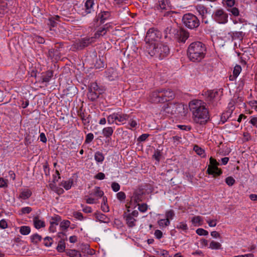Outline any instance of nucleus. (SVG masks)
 Instances as JSON below:
<instances>
[{
    "mask_svg": "<svg viewBox=\"0 0 257 257\" xmlns=\"http://www.w3.org/2000/svg\"><path fill=\"white\" fill-rule=\"evenodd\" d=\"M232 257H254V255L252 253H249L242 255H235Z\"/></svg>",
    "mask_w": 257,
    "mask_h": 257,
    "instance_id": "64",
    "label": "nucleus"
},
{
    "mask_svg": "<svg viewBox=\"0 0 257 257\" xmlns=\"http://www.w3.org/2000/svg\"><path fill=\"white\" fill-rule=\"evenodd\" d=\"M176 228L186 232L188 229V225L186 222L182 221L179 222L176 225Z\"/></svg>",
    "mask_w": 257,
    "mask_h": 257,
    "instance_id": "27",
    "label": "nucleus"
},
{
    "mask_svg": "<svg viewBox=\"0 0 257 257\" xmlns=\"http://www.w3.org/2000/svg\"><path fill=\"white\" fill-rule=\"evenodd\" d=\"M57 225L58 223L56 220L51 221L49 230L52 232H55L56 231V226Z\"/></svg>",
    "mask_w": 257,
    "mask_h": 257,
    "instance_id": "40",
    "label": "nucleus"
},
{
    "mask_svg": "<svg viewBox=\"0 0 257 257\" xmlns=\"http://www.w3.org/2000/svg\"><path fill=\"white\" fill-rule=\"evenodd\" d=\"M139 212L137 210L128 209L124 212L123 218L129 227H133L136 225L137 218Z\"/></svg>",
    "mask_w": 257,
    "mask_h": 257,
    "instance_id": "8",
    "label": "nucleus"
},
{
    "mask_svg": "<svg viewBox=\"0 0 257 257\" xmlns=\"http://www.w3.org/2000/svg\"><path fill=\"white\" fill-rule=\"evenodd\" d=\"M95 178L98 180H103L105 178V174L102 172L98 173L95 176Z\"/></svg>",
    "mask_w": 257,
    "mask_h": 257,
    "instance_id": "60",
    "label": "nucleus"
},
{
    "mask_svg": "<svg viewBox=\"0 0 257 257\" xmlns=\"http://www.w3.org/2000/svg\"><path fill=\"white\" fill-rule=\"evenodd\" d=\"M206 51L205 44L201 42H193L188 48V57L191 61L193 62H200L205 58Z\"/></svg>",
    "mask_w": 257,
    "mask_h": 257,
    "instance_id": "2",
    "label": "nucleus"
},
{
    "mask_svg": "<svg viewBox=\"0 0 257 257\" xmlns=\"http://www.w3.org/2000/svg\"><path fill=\"white\" fill-rule=\"evenodd\" d=\"M138 204L139 203L137 202L136 197H132L129 203H127L125 206L127 210L131 209V210H133V209H135L137 206H138Z\"/></svg>",
    "mask_w": 257,
    "mask_h": 257,
    "instance_id": "16",
    "label": "nucleus"
},
{
    "mask_svg": "<svg viewBox=\"0 0 257 257\" xmlns=\"http://www.w3.org/2000/svg\"><path fill=\"white\" fill-rule=\"evenodd\" d=\"M229 12H230L234 16H237L239 15V11L236 8H232L229 10H228Z\"/></svg>",
    "mask_w": 257,
    "mask_h": 257,
    "instance_id": "58",
    "label": "nucleus"
},
{
    "mask_svg": "<svg viewBox=\"0 0 257 257\" xmlns=\"http://www.w3.org/2000/svg\"><path fill=\"white\" fill-rule=\"evenodd\" d=\"M93 138L94 136L93 134L89 133L86 135L85 142L86 143H89L93 140Z\"/></svg>",
    "mask_w": 257,
    "mask_h": 257,
    "instance_id": "52",
    "label": "nucleus"
},
{
    "mask_svg": "<svg viewBox=\"0 0 257 257\" xmlns=\"http://www.w3.org/2000/svg\"><path fill=\"white\" fill-rule=\"evenodd\" d=\"M191 222L193 226H199L203 224V219L200 216H195L191 218Z\"/></svg>",
    "mask_w": 257,
    "mask_h": 257,
    "instance_id": "15",
    "label": "nucleus"
},
{
    "mask_svg": "<svg viewBox=\"0 0 257 257\" xmlns=\"http://www.w3.org/2000/svg\"><path fill=\"white\" fill-rule=\"evenodd\" d=\"M221 246L220 243L213 240L210 241L208 248L211 249H220Z\"/></svg>",
    "mask_w": 257,
    "mask_h": 257,
    "instance_id": "23",
    "label": "nucleus"
},
{
    "mask_svg": "<svg viewBox=\"0 0 257 257\" xmlns=\"http://www.w3.org/2000/svg\"><path fill=\"white\" fill-rule=\"evenodd\" d=\"M52 238L50 237H46L44 239V243L46 246H50L52 243Z\"/></svg>",
    "mask_w": 257,
    "mask_h": 257,
    "instance_id": "45",
    "label": "nucleus"
},
{
    "mask_svg": "<svg viewBox=\"0 0 257 257\" xmlns=\"http://www.w3.org/2000/svg\"><path fill=\"white\" fill-rule=\"evenodd\" d=\"M32 210V209L30 207H23L21 209L20 211H19V215H23L26 214L30 213Z\"/></svg>",
    "mask_w": 257,
    "mask_h": 257,
    "instance_id": "35",
    "label": "nucleus"
},
{
    "mask_svg": "<svg viewBox=\"0 0 257 257\" xmlns=\"http://www.w3.org/2000/svg\"><path fill=\"white\" fill-rule=\"evenodd\" d=\"M248 104L251 108L254 109L256 111H257V101H250L248 102Z\"/></svg>",
    "mask_w": 257,
    "mask_h": 257,
    "instance_id": "54",
    "label": "nucleus"
},
{
    "mask_svg": "<svg viewBox=\"0 0 257 257\" xmlns=\"http://www.w3.org/2000/svg\"><path fill=\"white\" fill-rule=\"evenodd\" d=\"M166 111L173 114L185 115L187 112V106L182 103H169Z\"/></svg>",
    "mask_w": 257,
    "mask_h": 257,
    "instance_id": "7",
    "label": "nucleus"
},
{
    "mask_svg": "<svg viewBox=\"0 0 257 257\" xmlns=\"http://www.w3.org/2000/svg\"><path fill=\"white\" fill-rule=\"evenodd\" d=\"M41 236L39 235L38 234H35L31 236V239L32 242L35 243L41 241Z\"/></svg>",
    "mask_w": 257,
    "mask_h": 257,
    "instance_id": "38",
    "label": "nucleus"
},
{
    "mask_svg": "<svg viewBox=\"0 0 257 257\" xmlns=\"http://www.w3.org/2000/svg\"><path fill=\"white\" fill-rule=\"evenodd\" d=\"M70 224L69 221L64 220L60 223V226L62 229H66L70 226Z\"/></svg>",
    "mask_w": 257,
    "mask_h": 257,
    "instance_id": "46",
    "label": "nucleus"
},
{
    "mask_svg": "<svg viewBox=\"0 0 257 257\" xmlns=\"http://www.w3.org/2000/svg\"><path fill=\"white\" fill-rule=\"evenodd\" d=\"M196 233L200 236H206L208 234V231L202 228L197 229Z\"/></svg>",
    "mask_w": 257,
    "mask_h": 257,
    "instance_id": "39",
    "label": "nucleus"
},
{
    "mask_svg": "<svg viewBox=\"0 0 257 257\" xmlns=\"http://www.w3.org/2000/svg\"><path fill=\"white\" fill-rule=\"evenodd\" d=\"M128 125H130V127H128L127 128L129 129H132L137 126L138 122L134 119H131L128 123Z\"/></svg>",
    "mask_w": 257,
    "mask_h": 257,
    "instance_id": "51",
    "label": "nucleus"
},
{
    "mask_svg": "<svg viewBox=\"0 0 257 257\" xmlns=\"http://www.w3.org/2000/svg\"><path fill=\"white\" fill-rule=\"evenodd\" d=\"M218 92L217 91H208V96L210 100L212 101H216L218 99V98L217 97L218 96Z\"/></svg>",
    "mask_w": 257,
    "mask_h": 257,
    "instance_id": "25",
    "label": "nucleus"
},
{
    "mask_svg": "<svg viewBox=\"0 0 257 257\" xmlns=\"http://www.w3.org/2000/svg\"><path fill=\"white\" fill-rule=\"evenodd\" d=\"M34 40L35 42L40 44H43L45 42L44 39L39 36H35L34 37Z\"/></svg>",
    "mask_w": 257,
    "mask_h": 257,
    "instance_id": "56",
    "label": "nucleus"
},
{
    "mask_svg": "<svg viewBox=\"0 0 257 257\" xmlns=\"http://www.w3.org/2000/svg\"><path fill=\"white\" fill-rule=\"evenodd\" d=\"M157 254L161 257H170L169 252L164 249L157 251Z\"/></svg>",
    "mask_w": 257,
    "mask_h": 257,
    "instance_id": "44",
    "label": "nucleus"
},
{
    "mask_svg": "<svg viewBox=\"0 0 257 257\" xmlns=\"http://www.w3.org/2000/svg\"><path fill=\"white\" fill-rule=\"evenodd\" d=\"M194 151L199 156L202 157H205V151L198 146H195Z\"/></svg>",
    "mask_w": 257,
    "mask_h": 257,
    "instance_id": "31",
    "label": "nucleus"
},
{
    "mask_svg": "<svg viewBox=\"0 0 257 257\" xmlns=\"http://www.w3.org/2000/svg\"><path fill=\"white\" fill-rule=\"evenodd\" d=\"M241 71V68L240 66L237 65H236L234 67L233 71V76H230L229 80L231 81L233 80L235 78H236L239 75Z\"/></svg>",
    "mask_w": 257,
    "mask_h": 257,
    "instance_id": "18",
    "label": "nucleus"
},
{
    "mask_svg": "<svg viewBox=\"0 0 257 257\" xmlns=\"http://www.w3.org/2000/svg\"><path fill=\"white\" fill-rule=\"evenodd\" d=\"M226 183L229 186H232L235 183V180L232 177H228L225 179Z\"/></svg>",
    "mask_w": 257,
    "mask_h": 257,
    "instance_id": "47",
    "label": "nucleus"
},
{
    "mask_svg": "<svg viewBox=\"0 0 257 257\" xmlns=\"http://www.w3.org/2000/svg\"><path fill=\"white\" fill-rule=\"evenodd\" d=\"M201 247H206L208 245V240L205 238H202L200 240Z\"/></svg>",
    "mask_w": 257,
    "mask_h": 257,
    "instance_id": "63",
    "label": "nucleus"
},
{
    "mask_svg": "<svg viewBox=\"0 0 257 257\" xmlns=\"http://www.w3.org/2000/svg\"><path fill=\"white\" fill-rule=\"evenodd\" d=\"M67 255L70 257H81L80 252L75 249H69L67 251Z\"/></svg>",
    "mask_w": 257,
    "mask_h": 257,
    "instance_id": "24",
    "label": "nucleus"
},
{
    "mask_svg": "<svg viewBox=\"0 0 257 257\" xmlns=\"http://www.w3.org/2000/svg\"><path fill=\"white\" fill-rule=\"evenodd\" d=\"M174 93L170 89H161L154 91L150 95V100L153 103H164L172 100Z\"/></svg>",
    "mask_w": 257,
    "mask_h": 257,
    "instance_id": "4",
    "label": "nucleus"
},
{
    "mask_svg": "<svg viewBox=\"0 0 257 257\" xmlns=\"http://www.w3.org/2000/svg\"><path fill=\"white\" fill-rule=\"evenodd\" d=\"M182 21L185 26L190 29L196 28L200 25L199 20L197 17L191 13L185 14L183 17Z\"/></svg>",
    "mask_w": 257,
    "mask_h": 257,
    "instance_id": "6",
    "label": "nucleus"
},
{
    "mask_svg": "<svg viewBox=\"0 0 257 257\" xmlns=\"http://www.w3.org/2000/svg\"><path fill=\"white\" fill-rule=\"evenodd\" d=\"M129 116L127 114L117 112H114L107 117V121L108 124L115 123L116 125L124 124L128 119Z\"/></svg>",
    "mask_w": 257,
    "mask_h": 257,
    "instance_id": "5",
    "label": "nucleus"
},
{
    "mask_svg": "<svg viewBox=\"0 0 257 257\" xmlns=\"http://www.w3.org/2000/svg\"><path fill=\"white\" fill-rule=\"evenodd\" d=\"M214 20L219 24H225L228 21V15L222 9L216 10L213 14Z\"/></svg>",
    "mask_w": 257,
    "mask_h": 257,
    "instance_id": "11",
    "label": "nucleus"
},
{
    "mask_svg": "<svg viewBox=\"0 0 257 257\" xmlns=\"http://www.w3.org/2000/svg\"><path fill=\"white\" fill-rule=\"evenodd\" d=\"M219 163L217 161L210 157L209 159V165H208L207 172L209 175H212L214 177L218 176L222 174V171L220 169L218 168V166Z\"/></svg>",
    "mask_w": 257,
    "mask_h": 257,
    "instance_id": "10",
    "label": "nucleus"
},
{
    "mask_svg": "<svg viewBox=\"0 0 257 257\" xmlns=\"http://www.w3.org/2000/svg\"><path fill=\"white\" fill-rule=\"evenodd\" d=\"M73 184V181L72 180H68L64 181L62 183V186L66 190H69Z\"/></svg>",
    "mask_w": 257,
    "mask_h": 257,
    "instance_id": "37",
    "label": "nucleus"
},
{
    "mask_svg": "<svg viewBox=\"0 0 257 257\" xmlns=\"http://www.w3.org/2000/svg\"><path fill=\"white\" fill-rule=\"evenodd\" d=\"M9 181L7 179L0 178V188H7L8 185Z\"/></svg>",
    "mask_w": 257,
    "mask_h": 257,
    "instance_id": "41",
    "label": "nucleus"
},
{
    "mask_svg": "<svg viewBox=\"0 0 257 257\" xmlns=\"http://www.w3.org/2000/svg\"><path fill=\"white\" fill-rule=\"evenodd\" d=\"M88 98H89L92 100H94L96 99L98 97V94L93 91L92 90H90L88 94Z\"/></svg>",
    "mask_w": 257,
    "mask_h": 257,
    "instance_id": "43",
    "label": "nucleus"
},
{
    "mask_svg": "<svg viewBox=\"0 0 257 257\" xmlns=\"http://www.w3.org/2000/svg\"><path fill=\"white\" fill-rule=\"evenodd\" d=\"M111 188L113 191L117 192L120 189V186L118 183L113 182L111 184Z\"/></svg>",
    "mask_w": 257,
    "mask_h": 257,
    "instance_id": "55",
    "label": "nucleus"
},
{
    "mask_svg": "<svg viewBox=\"0 0 257 257\" xmlns=\"http://www.w3.org/2000/svg\"><path fill=\"white\" fill-rule=\"evenodd\" d=\"M194 121L199 124H205L209 119V111L204 102L195 99L189 103Z\"/></svg>",
    "mask_w": 257,
    "mask_h": 257,
    "instance_id": "1",
    "label": "nucleus"
},
{
    "mask_svg": "<svg viewBox=\"0 0 257 257\" xmlns=\"http://www.w3.org/2000/svg\"><path fill=\"white\" fill-rule=\"evenodd\" d=\"M94 159L97 162H102L104 160V157L102 153L100 152H96L94 155Z\"/></svg>",
    "mask_w": 257,
    "mask_h": 257,
    "instance_id": "34",
    "label": "nucleus"
},
{
    "mask_svg": "<svg viewBox=\"0 0 257 257\" xmlns=\"http://www.w3.org/2000/svg\"><path fill=\"white\" fill-rule=\"evenodd\" d=\"M159 6L161 10H169L171 7L170 2L168 0H161L159 2Z\"/></svg>",
    "mask_w": 257,
    "mask_h": 257,
    "instance_id": "19",
    "label": "nucleus"
},
{
    "mask_svg": "<svg viewBox=\"0 0 257 257\" xmlns=\"http://www.w3.org/2000/svg\"><path fill=\"white\" fill-rule=\"evenodd\" d=\"M210 235L212 237L215 238L221 237L220 234L216 231H213L211 232Z\"/></svg>",
    "mask_w": 257,
    "mask_h": 257,
    "instance_id": "62",
    "label": "nucleus"
},
{
    "mask_svg": "<svg viewBox=\"0 0 257 257\" xmlns=\"http://www.w3.org/2000/svg\"><path fill=\"white\" fill-rule=\"evenodd\" d=\"M157 223L160 228L163 229L168 226L170 224V221H169L166 218L161 219L158 220Z\"/></svg>",
    "mask_w": 257,
    "mask_h": 257,
    "instance_id": "20",
    "label": "nucleus"
},
{
    "mask_svg": "<svg viewBox=\"0 0 257 257\" xmlns=\"http://www.w3.org/2000/svg\"><path fill=\"white\" fill-rule=\"evenodd\" d=\"M107 198L106 197H102V201L101 203V208L102 210L104 212H107L109 211V207L107 204Z\"/></svg>",
    "mask_w": 257,
    "mask_h": 257,
    "instance_id": "26",
    "label": "nucleus"
},
{
    "mask_svg": "<svg viewBox=\"0 0 257 257\" xmlns=\"http://www.w3.org/2000/svg\"><path fill=\"white\" fill-rule=\"evenodd\" d=\"M161 32L154 28L150 29L146 34L145 41L147 50L150 55H153L155 53L154 47L159 46L161 43Z\"/></svg>",
    "mask_w": 257,
    "mask_h": 257,
    "instance_id": "3",
    "label": "nucleus"
},
{
    "mask_svg": "<svg viewBox=\"0 0 257 257\" xmlns=\"http://www.w3.org/2000/svg\"><path fill=\"white\" fill-rule=\"evenodd\" d=\"M198 12L202 16H204L207 13V10L202 6H198L197 7Z\"/></svg>",
    "mask_w": 257,
    "mask_h": 257,
    "instance_id": "48",
    "label": "nucleus"
},
{
    "mask_svg": "<svg viewBox=\"0 0 257 257\" xmlns=\"http://www.w3.org/2000/svg\"><path fill=\"white\" fill-rule=\"evenodd\" d=\"M249 122L253 125L257 127V117L251 116Z\"/></svg>",
    "mask_w": 257,
    "mask_h": 257,
    "instance_id": "61",
    "label": "nucleus"
},
{
    "mask_svg": "<svg viewBox=\"0 0 257 257\" xmlns=\"http://www.w3.org/2000/svg\"><path fill=\"white\" fill-rule=\"evenodd\" d=\"M32 192L29 189H22L20 190V193L18 196V198L25 200L29 199L32 196Z\"/></svg>",
    "mask_w": 257,
    "mask_h": 257,
    "instance_id": "12",
    "label": "nucleus"
},
{
    "mask_svg": "<svg viewBox=\"0 0 257 257\" xmlns=\"http://www.w3.org/2000/svg\"><path fill=\"white\" fill-rule=\"evenodd\" d=\"M7 9V4L4 1L0 0V16L3 15Z\"/></svg>",
    "mask_w": 257,
    "mask_h": 257,
    "instance_id": "33",
    "label": "nucleus"
},
{
    "mask_svg": "<svg viewBox=\"0 0 257 257\" xmlns=\"http://www.w3.org/2000/svg\"><path fill=\"white\" fill-rule=\"evenodd\" d=\"M59 18L58 16H56L55 17L51 18L49 19V25H51L52 27H54L55 26L56 23L54 21V19L56 20H58Z\"/></svg>",
    "mask_w": 257,
    "mask_h": 257,
    "instance_id": "50",
    "label": "nucleus"
},
{
    "mask_svg": "<svg viewBox=\"0 0 257 257\" xmlns=\"http://www.w3.org/2000/svg\"><path fill=\"white\" fill-rule=\"evenodd\" d=\"M31 232V228L28 226H22L20 227V232L24 235L29 234Z\"/></svg>",
    "mask_w": 257,
    "mask_h": 257,
    "instance_id": "30",
    "label": "nucleus"
},
{
    "mask_svg": "<svg viewBox=\"0 0 257 257\" xmlns=\"http://www.w3.org/2000/svg\"><path fill=\"white\" fill-rule=\"evenodd\" d=\"M113 133V128L111 126H107L103 128L102 134L105 138L110 137Z\"/></svg>",
    "mask_w": 257,
    "mask_h": 257,
    "instance_id": "17",
    "label": "nucleus"
},
{
    "mask_svg": "<svg viewBox=\"0 0 257 257\" xmlns=\"http://www.w3.org/2000/svg\"><path fill=\"white\" fill-rule=\"evenodd\" d=\"M138 209L139 211L141 212L144 213L147 211L148 210V206L147 204L143 203V204H138Z\"/></svg>",
    "mask_w": 257,
    "mask_h": 257,
    "instance_id": "42",
    "label": "nucleus"
},
{
    "mask_svg": "<svg viewBox=\"0 0 257 257\" xmlns=\"http://www.w3.org/2000/svg\"><path fill=\"white\" fill-rule=\"evenodd\" d=\"M155 51L154 54L150 55L152 56H156L159 57L160 59H162L167 57L170 53V49L168 46L161 43L159 46L154 47Z\"/></svg>",
    "mask_w": 257,
    "mask_h": 257,
    "instance_id": "9",
    "label": "nucleus"
},
{
    "mask_svg": "<svg viewBox=\"0 0 257 257\" xmlns=\"http://www.w3.org/2000/svg\"><path fill=\"white\" fill-rule=\"evenodd\" d=\"M33 223L35 227L37 229H40L45 226L44 221L38 216L34 217Z\"/></svg>",
    "mask_w": 257,
    "mask_h": 257,
    "instance_id": "13",
    "label": "nucleus"
},
{
    "mask_svg": "<svg viewBox=\"0 0 257 257\" xmlns=\"http://www.w3.org/2000/svg\"><path fill=\"white\" fill-rule=\"evenodd\" d=\"M85 199L87 204H96L98 202L97 198H94L91 195L85 196Z\"/></svg>",
    "mask_w": 257,
    "mask_h": 257,
    "instance_id": "28",
    "label": "nucleus"
},
{
    "mask_svg": "<svg viewBox=\"0 0 257 257\" xmlns=\"http://www.w3.org/2000/svg\"><path fill=\"white\" fill-rule=\"evenodd\" d=\"M107 32V29L105 28H100L95 34V38H97L100 36L104 35Z\"/></svg>",
    "mask_w": 257,
    "mask_h": 257,
    "instance_id": "36",
    "label": "nucleus"
},
{
    "mask_svg": "<svg viewBox=\"0 0 257 257\" xmlns=\"http://www.w3.org/2000/svg\"><path fill=\"white\" fill-rule=\"evenodd\" d=\"M109 17L110 13L108 12H103L99 14L101 23H104Z\"/></svg>",
    "mask_w": 257,
    "mask_h": 257,
    "instance_id": "29",
    "label": "nucleus"
},
{
    "mask_svg": "<svg viewBox=\"0 0 257 257\" xmlns=\"http://www.w3.org/2000/svg\"><path fill=\"white\" fill-rule=\"evenodd\" d=\"M206 222L210 227H215L217 223V219H207Z\"/></svg>",
    "mask_w": 257,
    "mask_h": 257,
    "instance_id": "49",
    "label": "nucleus"
},
{
    "mask_svg": "<svg viewBox=\"0 0 257 257\" xmlns=\"http://www.w3.org/2000/svg\"><path fill=\"white\" fill-rule=\"evenodd\" d=\"M232 109L223 112L221 116L220 121L222 122V123H224L225 122L227 121V120L231 116V114L232 112Z\"/></svg>",
    "mask_w": 257,
    "mask_h": 257,
    "instance_id": "22",
    "label": "nucleus"
},
{
    "mask_svg": "<svg viewBox=\"0 0 257 257\" xmlns=\"http://www.w3.org/2000/svg\"><path fill=\"white\" fill-rule=\"evenodd\" d=\"M175 216V213L173 210H168L165 212V218L169 221L172 220Z\"/></svg>",
    "mask_w": 257,
    "mask_h": 257,
    "instance_id": "32",
    "label": "nucleus"
},
{
    "mask_svg": "<svg viewBox=\"0 0 257 257\" xmlns=\"http://www.w3.org/2000/svg\"><path fill=\"white\" fill-rule=\"evenodd\" d=\"M93 0H87L85 4V11L87 13H90L93 10L94 5Z\"/></svg>",
    "mask_w": 257,
    "mask_h": 257,
    "instance_id": "21",
    "label": "nucleus"
},
{
    "mask_svg": "<svg viewBox=\"0 0 257 257\" xmlns=\"http://www.w3.org/2000/svg\"><path fill=\"white\" fill-rule=\"evenodd\" d=\"M104 195L103 192L100 189L99 187H96L92 191V192L90 194V195L92 196L98 200L101 197H103Z\"/></svg>",
    "mask_w": 257,
    "mask_h": 257,
    "instance_id": "14",
    "label": "nucleus"
},
{
    "mask_svg": "<svg viewBox=\"0 0 257 257\" xmlns=\"http://www.w3.org/2000/svg\"><path fill=\"white\" fill-rule=\"evenodd\" d=\"M116 197L118 200L122 201L125 198V194L124 192L121 191L117 193Z\"/></svg>",
    "mask_w": 257,
    "mask_h": 257,
    "instance_id": "53",
    "label": "nucleus"
},
{
    "mask_svg": "<svg viewBox=\"0 0 257 257\" xmlns=\"http://www.w3.org/2000/svg\"><path fill=\"white\" fill-rule=\"evenodd\" d=\"M8 227V223L6 220L3 219L0 220V228L2 229H6Z\"/></svg>",
    "mask_w": 257,
    "mask_h": 257,
    "instance_id": "57",
    "label": "nucleus"
},
{
    "mask_svg": "<svg viewBox=\"0 0 257 257\" xmlns=\"http://www.w3.org/2000/svg\"><path fill=\"white\" fill-rule=\"evenodd\" d=\"M154 235L157 239H160L163 236V233L161 230L157 229L155 230Z\"/></svg>",
    "mask_w": 257,
    "mask_h": 257,
    "instance_id": "59",
    "label": "nucleus"
}]
</instances>
